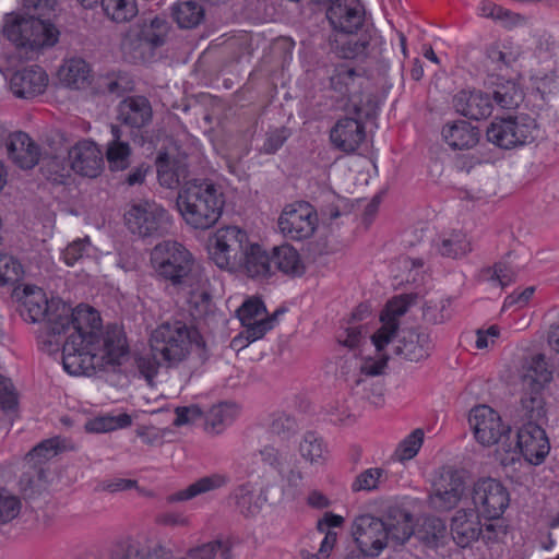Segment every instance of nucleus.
Masks as SVG:
<instances>
[{"instance_id":"f257e3e1","label":"nucleus","mask_w":559,"mask_h":559,"mask_svg":"<svg viewBox=\"0 0 559 559\" xmlns=\"http://www.w3.org/2000/svg\"><path fill=\"white\" fill-rule=\"evenodd\" d=\"M20 312L25 321L43 322L37 334L43 350L51 354L62 346L63 369L72 376H90L97 369L119 364L127 355L128 345L123 331L117 326L100 330L99 313L84 305L72 309L59 298L48 299L38 286L24 285Z\"/></svg>"},{"instance_id":"f03ea898","label":"nucleus","mask_w":559,"mask_h":559,"mask_svg":"<svg viewBox=\"0 0 559 559\" xmlns=\"http://www.w3.org/2000/svg\"><path fill=\"white\" fill-rule=\"evenodd\" d=\"M352 534L361 552L378 556L390 543L403 545L414 534L411 512L391 507L384 518L361 514L352 524Z\"/></svg>"},{"instance_id":"7ed1b4c3","label":"nucleus","mask_w":559,"mask_h":559,"mask_svg":"<svg viewBox=\"0 0 559 559\" xmlns=\"http://www.w3.org/2000/svg\"><path fill=\"white\" fill-rule=\"evenodd\" d=\"M24 7L35 15L9 13L4 16L3 35L17 48L40 50L55 46L59 40V31L49 20L50 12L57 7V0H24Z\"/></svg>"},{"instance_id":"20e7f679","label":"nucleus","mask_w":559,"mask_h":559,"mask_svg":"<svg viewBox=\"0 0 559 559\" xmlns=\"http://www.w3.org/2000/svg\"><path fill=\"white\" fill-rule=\"evenodd\" d=\"M151 264L162 278L191 296L205 297V281L192 253L180 242L164 240L151 251Z\"/></svg>"},{"instance_id":"39448f33","label":"nucleus","mask_w":559,"mask_h":559,"mask_svg":"<svg viewBox=\"0 0 559 559\" xmlns=\"http://www.w3.org/2000/svg\"><path fill=\"white\" fill-rule=\"evenodd\" d=\"M150 347L167 367L178 366L193 352L201 361L209 357L200 332L180 320L166 321L157 325L151 333Z\"/></svg>"},{"instance_id":"423d86ee","label":"nucleus","mask_w":559,"mask_h":559,"mask_svg":"<svg viewBox=\"0 0 559 559\" xmlns=\"http://www.w3.org/2000/svg\"><path fill=\"white\" fill-rule=\"evenodd\" d=\"M224 205L223 192L210 180L188 181L177 197L178 211L193 229L213 227L221 218Z\"/></svg>"},{"instance_id":"0eeeda50","label":"nucleus","mask_w":559,"mask_h":559,"mask_svg":"<svg viewBox=\"0 0 559 559\" xmlns=\"http://www.w3.org/2000/svg\"><path fill=\"white\" fill-rule=\"evenodd\" d=\"M550 450L545 430L536 423L527 421L519 429L515 441H503L501 463H514L523 456L528 463L539 465Z\"/></svg>"},{"instance_id":"6e6552de","label":"nucleus","mask_w":559,"mask_h":559,"mask_svg":"<svg viewBox=\"0 0 559 559\" xmlns=\"http://www.w3.org/2000/svg\"><path fill=\"white\" fill-rule=\"evenodd\" d=\"M329 88L341 98H346L344 110L349 115L369 116V98L360 92L361 78L348 63L338 62L325 66Z\"/></svg>"},{"instance_id":"1a4fd4ad","label":"nucleus","mask_w":559,"mask_h":559,"mask_svg":"<svg viewBox=\"0 0 559 559\" xmlns=\"http://www.w3.org/2000/svg\"><path fill=\"white\" fill-rule=\"evenodd\" d=\"M539 134L536 120L526 115L495 118L487 128V140L493 145L512 150L527 145Z\"/></svg>"},{"instance_id":"9d476101","label":"nucleus","mask_w":559,"mask_h":559,"mask_svg":"<svg viewBox=\"0 0 559 559\" xmlns=\"http://www.w3.org/2000/svg\"><path fill=\"white\" fill-rule=\"evenodd\" d=\"M248 245L245 230L237 226H226L209 237L207 252L219 269L234 271L242 263V253Z\"/></svg>"},{"instance_id":"9b49d317","label":"nucleus","mask_w":559,"mask_h":559,"mask_svg":"<svg viewBox=\"0 0 559 559\" xmlns=\"http://www.w3.org/2000/svg\"><path fill=\"white\" fill-rule=\"evenodd\" d=\"M124 222L127 228L140 237L162 236L173 226L168 211L147 200L131 204L124 213Z\"/></svg>"},{"instance_id":"f8f14e48","label":"nucleus","mask_w":559,"mask_h":559,"mask_svg":"<svg viewBox=\"0 0 559 559\" xmlns=\"http://www.w3.org/2000/svg\"><path fill=\"white\" fill-rule=\"evenodd\" d=\"M169 24L163 16L143 20L136 38L126 37L122 50L134 62L144 61L152 56L153 50L164 45L168 35Z\"/></svg>"},{"instance_id":"ddd939ff","label":"nucleus","mask_w":559,"mask_h":559,"mask_svg":"<svg viewBox=\"0 0 559 559\" xmlns=\"http://www.w3.org/2000/svg\"><path fill=\"white\" fill-rule=\"evenodd\" d=\"M218 552L225 559L229 557V548L221 540L192 548L182 557L174 556L171 550L159 544L133 542L126 547L123 559H214Z\"/></svg>"},{"instance_id":"4468645a","label":"nucleus","mask_w":559,"mask_h":559,"mask_svg":"<svg viewBox=\"0 0 559 559\" xmlns=\"http://www.w3.org/2000/svg\"><path fill=\"white\" fill-rule=\"evenodd\" d=\"M468 420L475 439L484 447L499 444L497 452L503 455L502 443L509 442L511 429L500 415L487 405H479L472 409Z\"/></svg>"},{"instance_id":"2eb2a0df","label":"nucleus","mask_w":559,"mask_h":559,"mask_svg":"<svg viewBox=\"0 0 559 559\" xmlns=\"http://www.w3.org/2000/svg\"><path fill=\"white\" fill-rule=\"evenodd\" d=\"M60 440L58 438L44 440L33 448L25 457V467L27 468L19 480L21 492L25 497H32L37 492L44 483L46 472L43 465L56 456L60 451Z\"/></svg>"},{"instance_id":"dca6fc26","label":"nucleus","mask_w":559,"mask_h":559,"mask_svg":"<svg viewBox=\"0 0 559 559\" xmlns=\"http://www.w3.org/2000/svg\"><path fill=\"white\" fill-rule=\"evenodd\" d=\"M284 309H277L271 317L266 316V308L262 300L250 298L237 310V316L245 328L238 337L233 340V345L243 337L248 343L262 338L276 323L277 316L284 313Z\"/></svg>"},{"instance_id":"f3484780","label":"nucleus","mask_w":559,"mask_h":559,"mask_svg":"<svg viewBox=\"0 0 559 559\" xmlns=\"http://www.w3.org/2000/svg\"><path fill=\"white\" fill-rule=\"evenodd\" d=\"M474 509L489 520H498L510 503L508 489L495 478H480L472 491Z\"/></svg>"},{"instance_id":"a211bd4d","label":"nucleus","mask_w":559,"mask_h":559,"mask_svg":"<svg viewBox=\"0 0 559 559\" xmlns=\"http://www.w3.org/2000/svg\"><path fill=\"white\" fill-rule=\"evenodd\" d=\"M318 227V214L308 202H298L285 206L278 217L281 234L292 240L310 238Z\"/></svg>"},{"instance_id":"6ab92c4d","label":"nucleus","mask_w":559,"mask_h":559,"mask_svg":"<svg viewBox=\"0 0 559 559\" xmlns=\"http://www.w3.org/2000/svg\"><path fill=\"white\" fill-rule=\"evenodd\" d=\"M464 491L462 475L453 468H443L433 481L428 502L436 510L449 511L457 506Z\"/></svg>"},{"instance_id":"aec40b11","label":"nucleus","mask_w":559,"mask_h":559,"mask_svg":"<svg viewBox=\"0 0 559 559\" xmlns=\"http://www.w3.org/2000/svg\"><path fill=\"white\" fill-rule=\"evenodd\" d=\"M263 464L274 469L288 487L298 488L304 479V474L297 466L295 455L283 444L265 445L260 450Z\"/></svg>"},{"instance_id":"412c9836","label":"nucleus","mask_w":559,"mask_h":559,"mask_svg":"<svg viewBox=\"0 0 559 559\" xmlns=\"http://www.w3.org/2000/svg\"><path fill=\"white\" fill-rule=\"evenodd\" d=\"M71 169L81 176L96 178L104 168V156L92 140L78 141L68 152Z\"/></svg>"},{"instance_id":"4be33fe9","label":"nucleus","mask_w":559,"mask_h":559,"mask_svg":"<svg viewBox=\"0 0 559 559\" xmlns=\"http://www.w3.org/2000/svg\"><path fill=\"white\" fill-rule=\"evenodd\" d=\"M450 533L459 547H469L483 533L480 514L475 509L456 510L450 522Z\"/></svg>"},{"instance_id":"5701e85b","label":"nucleus","mask_w":559,"mask_h":559,"mask_svg":"<svg viewBox=\"0 0 559 559\" xmlns=\"http://www.w3.org/2000/svg\"><path fill=\"white\" fill-rule=\"evenodd\" d=\"M326 15L336 33H355L364 24L365 10L359 0H337Z\"/></svg>"},{"instance_id":"b1692460","label":"nucleus","mask_w":559,"mask_h":559,"mask_svg":"<svg viewBox=\"0 0 559 559\" xmlns=\"http://www.w3.org/2000/svg\"><path fill=\"white\" fill-rule=\"evenodd\" d=\"M362 117L353 115L337 120L330 131L331 143L344 153H354L366 136Z\"/></svg>"},{"instance_id":"393cba45","label":"nucleus","mask_w":559,"mask_h":559,"mask_svg":"<svg viewBox=\"0 0 559 559\" xmlns=\"http://www.w3.org/2000/svg\"><path fill=\"white\" fill-rule=\"evenodd\" d=\"M407 309L408 301L405 297H395L388 302L380 317L382 325L371 336L373 346L378 349H382L391 342L399 329V319L406 313Z\"/></svg>"},{"instance_id":"a878e982","label":"nucleus","mask_w":559,"mask_h":559,"mask_svg":"<svg viewBox=\"0 0 559 559\" xmlns=\"http://www.w3.org/2000/svg\"><path fill=\"white\" fill-rule=\"evenodd\" d=\"M453 107L460 115L479 120L492 112V103L488 94L479 90H462L453 97Z\"/></svg>"},{"instance_id":"bb28decb","label":"nucleus","mask_w":559,"mask_h":559,"mask_svg":"<svg viewBox=\"0 0 559 559\" xmlns=\"http://www.w3.org/2000/svg\"><path fill=\"white\" fill-rule=\"evenodd\" d=\"M47 84L48 75L38 66L19 70L10 80V87L17 97H32L41 94Z\"/></svg>"},{"instance_id":"cd10ccee","label":"nucleus","mask_w":559,"mask_h":559,"mask_svg":"<svg viewBox=\"0 0 559 559\" xmlns=\"http://www.w3.org/2000/svg\"><path fill=\"white\" fill-rule=\"evenodd\" d=\"M432 348L430 334L425 331L408 330L396 341L395 354L411 361H419L429 356Z\"/></svg>"},{"instance_id":"c85d7f7f","label":"nucleus","mask_w":559,"mask_h":559,"mask_svg":"<svg viewBox=\"0 0 559 559\" xmlns=\"http://www.w3.org/2000/svg\"><path fill=\"white\" fill-rule=\"evenodd\" d=\"M8 153L13 163L23 169L33 168L39 160V148L24 132H14L9 136Z\"/></svg>"},{"instance_id":"c756f323","label":"nucleus","mask_w":559,"mask_h":559,"mask_svg":"<svg viewBox=\"0 0 559 559\" xmlns=\"http://www.w3.org/2000/svg\"><path fill=\"white\" fill-rule=\"evenodd\" d=\"M152 116V106L144 96L128 97L118 107V119L131 128L140 129L148 124Z\"/></svg>"},{"instance_id":"7c9ffc66","label":"nucleus","mask_w":559,"mask_h":559,"mask_svg":"<svg viewBox=\"0 0 559 559\" xmlns=\"http://www.w3.org/2000/svg\"><path fill=\"white\" fill-rule=\"evenodd\" d=\"M229 481L226 474L214 473L199 478L188 487L180 489L167 497V502L176 503L191 500L198 496L215 491L225 487Z\"/></svg>"},{"instance_id":"2f4dec72","label":"nucleus","mask_w":559,"mask_h":559,"mask_svg":"<svg viewBox=\"0 0 559 559\" xmlns=\"http://www.w3.org/2000/svg\"><path fill=\"white\" fill-rule=\"evenodd\" d=\"M272 266L288 276H301L306 264L298 250L292 245L284 243L273 248Z\"/></svg>"},{"instance_id":"473e14b6","label":"nucleus","mask_w":559,"mask_h":559,"mask_svg":"<svg viewBox=\"0 0 559 559\" xmlns=\"http://www.w3.org/2000/svg\"><path fill=\"white\" fill-rule=\"evenodd\" d=\"M157 177L163 187L177 188L188 177V166L183 159L171 158L167 153H159L156 159Z\"/></svg>"},{"instance_id":"72a5a7b5","label":"nucleus","mask_w":559,"mask_h":559,"mask_svg":"<svg viewBox=\"0 0 559 559\" xmlns=\"http://www.w3.org/2000/svg\"><path fill=\"white\" fill-rule=\"evenodd\" d=\"M478 130L469 122L459 120L442 129L444 141L454 150H468L478 142Z\"/></svg>"},{"instance_id":"f704fd0d","label":"nucleus","mask_w":559,"mask_h":559,"mask_svg":"<svg viewBox=\"0 0 559 559\" xmlns=\"http://www.w3.org/2000/svg\"><path fill=\"white\" fill-rule=\"evenodd\" d=\"M435 249L447 258H461L472 251V245L466 234L460 229L443 231L433 245Z\"/></svg>"},{"instance_id":"c9c22d12","label":"nucleus","mask_w":559,"mask_h":559,"mask_svg":"<svg viewBox=\"0 0 559 559\" xmlns=\"http://www.w3.org/2000/svg\"><path fill=\"white\" fill-rule=\"evenodd\" d=\"M90 64L81 58L67 60L59 70L60 81L70 88L83 90L91 83Z\"/></svg>"},{"instance_id":"e433bc0d","label":"nucleus","mask_w":559,"mask_h":559,"mask_svg":"<svg viewBox=\"0 0 559 559\" xmlns=\"http://www.w3.org/2000/svg\"><path fill=\"white\" fill-rule=\"evenodd\" d=\"M239 415V406L234 402H219L205 415V430L209 433H222Z\"/></svg>"},{"instance_id":"4c0bfd02","label":"nucleus","mask_w":559,"mask_h":559,"mask_svg":"<svg viewBox=\"0 0 559 559\" xmlns=\"http://www.w3.org/2000/svg\"><path fill=\"white\" fill-rule=\"evenodd\" d=\"M243 267L250 277H266L272 273V258L259 245H248L242 253Z\"/></svg>"},{"instance_id":"58836bf2","label":"nucleus","mask_w":559,"mask_h":559,"mask_svg":"<svg viewBox=\"0 0 559 559\" xmlns=\"http://www.w3.org/2000/svg\"><path fill=\"white\" fill-rule=\"evenodd\" d=\"M521 55V47L510 39L495 41L486 48V58L497 70L511 67Z\"/></svg>"},{"instance_id":"ea45409f","label":"nucleus","mask_w":559,"mask_h":559,"mask_svg":"<svg viewBox=\"0 0 559 559\" xmlns=\"http://www.w3.org/2000/svg\"><path fill=\"white\" fill-rule=\"evenodd\" d=\"M354 33H335L331 39L332 51L342 59H355L366 55L368 40L357 38Z\"/></svg>"},{"instance_id":"a19ab883","label":"nucleus","mask_w":559,"mask_h":559,"mask_svg":"<svg viewBox=\"0 0 559 559\" xmlns=\"http://www.w3.org/2000/svg\"><path fill=\"white\" fill-rule=\"evenodd\" d=\"M112 140L108 142L106 158L110 170H124L130 165L131 147L129 143L121 141L119 127L111 126Z\"/></svg>"},{"instance_id":"79ce46f5","label":"nucleus","mask_w":559,"mask_h":559,"mask_svg":"<svg viewBox=\"0 0 559 559\" xmlns=\"http://www.w3.org/2000/svg\"><path fill=\"white\" fill-rule=\"evenodd\" d=\"M552 379V371L548 367L543 354L533 356L525 366V371L522 378V386L544 389Z\"/></svg>"},{"instance_id":"37998d69","label":"nucleus","mask_w":559,"mask_h":559,"mask_svg":"<svg viewBox=\"0 0 559 559\" xmlns=\"http://www.w3.org/2000/svg\"><path fill=\"white\" fill-rule=\"evenodd\" d=\"M492 99L501 109H514L523 102L524 92L515 80H504L496 84Z\"/></svg>"},{"instance_id":"c03bdc74","label":"nucleus","mask_w":559,"mask_h":559,"mask_svg":"<svg viewBox=\"0 0 559 559\" xmlns=\"http://www.w3.org/2000/svg\"><path fill=\"white\" fill-rule=\"evenodd\" d=\"M389 480V472L382 467H369L361 471L353 480V492H371L380 490Z\"/></svg>"},{"instance_id":"a18cd8bd","label":"nucleus","mask_w":559,"mask_h":559,"mask_svg":"<svg viewBox=\"0 0 559 559\" xmlns=\"http://www.w3.org/2000/svg\"><path fill=\"white\" fill-rule=\"evenodd\" d=\"M173 17L179 27L193 28L204 19V9L193 0L178 1L173 7Z\"/></svg>"},{"instance_id":"49530a36","label":"nucleus","mask_w":559,"mask_h":559,"mask_svg":"<svg viewBox=\"0 0 559 559\" xmlns=\"http://www.w3.org/2000/svg\"><path fill=\"white\" fill-rule=\"evenodd\" d=\"M299 453L311 465H321L328 457V449L322 438L311 431L302 436L299 442Z\"/></svg>"},{"instance_id":"de8ad7c7","label":"nucleus","mask_w":559,"mask_h":559,"mask_svg":"<svg viewBox=\"0 0 559 559\" xmlns=\"http://www.w3.org/2000/svg\"><path fill=\"white\" fill-rule=\"evenodd\" d=\"M521 409L523 412V417L527 419V421L538 424V421L546 415L543 389H523V395L521 397Z\"/></svg>"},{"instance_id":"09e8293b","label":"nucleus","mask_w":559,"mask_h":559,"mask_svg":"<svg viewBox=\"0 0 559 559\" xmlns=\"http://www.w3.org/2000/svg\"><path fill=\"white\" fill-rule=\"evenodd\" d=\"M234 498L237 509L246 516H253L261 510L262 501L252 484L238 486L234 491Z\"/></svg>"},{"instance_id":"8fccbe9b","label":"nucleus","mask_w":559,"mask_h":559,"mask_svg":"<svg viewBox=\"0 0 559 559\" xmlns=\"http://www.w3.org/2000/svg\"><path fill=\"white\" fill-rule=\"evenodd\" d=\"M105 14L117 23L128 22L138 14L134 0H100Z\"/></svg>"},{"instance_id":"3c124183","label":"nucleus","mask_w":559,"mask_h":559,"mask_svg":"<svg viewBox=\"0 0 559 559\" xmlns=\"http://www.w3.org/2000/svg\"><path fill=\"white\" fill-rule=\"evenodd\" d=\"M516 270L506 261L496 263L492 267L484 271L486 280L501 288L510 285L515 281Z\"/></svg>"},{"instance_id":"603ef678","label":"nucleus","mask_w":559,"mask_h":559,"mask_svg":"<svg viewBox=\"0 0 559 559\" xmlns=\"http://www.w3.org/2000/svg\"><path fill=\"white\" fill-rule=\"evenodd\" d=\"M23 274V265L16 258L0 253V285L15 284Z\"/></svg>"},{"instance_id":"864d4df0","label":"nucleus","mask_w":559,"mask_h":559,"mask_svg":"<svg viewBox=\"0 0 559 559\" xmlns=\"http://www.w3.org/2000/svg\"><path fill=\"white\" fill-rule=\"evenodd\" d=\"M445 532L447 526L443 520L437 516H429L421 523L418 535L427 544H437L444 537Z\"/></svg>"},{"instance_id":"5fc2aeb1","label":"nucleus","mask_w":559,"mask_h":559,"mask_svg":"<svg viewBox=\"0 0 559 559\" xmlns=\"http://www.w3.org/2000/svg\"><path fill=\"white\" fill-rule=\"evenodd\" d=\"M21 500L7 489H0V524L15 519L21 511Z\"/></svg>"},{"instance_id":"6e6d98bb","label":"nucleus","mask_w":559,"mask_h":559,"mask_svg":"<svg viewBox=\"0 0 559 559\" xmlns=\"http://www.w3.org/2000/svg\"><path fill=\"white\" fill-rule=\"evenodd\" d=\"M424 441V432L420 429L414 430L399 445L395 455L399 461L413 459L419 451Z\"/></svg>"},{"instance_id":"4d7b16f0","label":"nucleus","mask_w":559,"mask_h":559,"mask_svg":"<svg viewBox=\"0 0 559 559\" xmlns=\"http://www.w3.org/2000/svg\"><path fill=\"white\" fill-rule=\"evenodd\" d=\"M478 11L481 16L501 21L508 26L521 20L520 15L513 14L509 10L498 7L490 1L480 2Z\"/></svg>"},{"instance_id":"13d9d810","label":"nucleus","mask_w":559,"mask_h":559,"mask_svg":"<svg viewBox=\"0 0 559 559\" xmlns=\"http://www.w3.org/2000/svg\"><path fill=\"white\" fill-rule=\"evenodd\" d=\"M91 251V242L88 237L73 240L63 250V260L67 265H74L79 260L88 255Z\"/></svg>"},{"instance_id":"bf43d9fd","label":"nucleus","mask_w":559,"mask_h":559,"mask_svg":"<svg viewBox=\"0 0 559 559\" xmlns=\"http://www.w3.org/2000/svg\"><path fill=\"white\" fill-rule=\"evenodd\" d=\"M136 368L139 372L145 378L147 382H152L158 372V369L164 362L159 356L151 354L140 355L135 359Z\"/></svg>"},{"instance_id":"052dcab7","label":"nucleus","mask_w":559,"mask_h":559,"mask_svg":"<svg viewBox=\"0 0 559 559\" xmlns=\"http://www.w3.org/2000/svg\"><path fill=\"white\" fill-rule=\"evenodd\" d=\"M290 136V131L285 128H277L274 130H270L266 133L264 143L261 147V152L265 154H274L276 153Z\"/></svg>"},{"instance_id":"680f3d73","label":"nucleus","mask_w":559,"mask_h":559,"mask_svg":"<svg viewBox=\"0 0 559 559\" xmlns=\"http://www.w3.org/2000/svg\"><path fill=\"white\" fill-rule=\"evenodd\" d=\"M374 348L377 352L376 357L366 358L359 364L360 372L366 376H379L386 367L389 356L383 352L385 347L378 349L374 346Z\"/></svg>"},{"instance_id":"e2e57ef3","label":"nucleus","mask_w":559,"mask_h":559,"mask_svg":"<svg viewBox=\"0 0 559 559\" xmlns=\"http://www.w3.org/2000/svg\"><path fill=\"white\" fill-rule=\"evenodd\" d=\"M202 411L197 405L180 406L175 409L174 426L181 427L188 424H192L202 417Z\"/></svg>"},{"instance_id":"0e129e2a","label":"nucleus","mask_w":559,"mask_h":559,"mask_svg":"<svg viewBox=\"0 0 559 559\" xmlns=\"http://www.w3.org/2000/svg\"><path fill=\"white\" fill-rule=\"evenodd\" d=\"M507 535V527L498 522H488L483 524L480 538L485 544H495L500 542Z\"/></svg>"},{"instance_id":"69168bd1","label":"nucleus","mask_w":559,"mask_h":559,"mask_svg":"<svg viewBox=\"0 0 559 559\" xmlns=\"http://www.w3.org/2000/svg\"><path fill=\"white\" fill-rule=\"evenodd\" d=\"M367 332L364 333L362 325H353L346 328V330L340 334L338 342L346 347L355 348L360 344V341L366 336Z\"/></svg>"},{"instance_id":"338daca9","label":"nucleus","mask_w":559,"mask_h":559,"mask_svg":"<svg viewBox=\"0 0 559 559\" xmlns=\"http://www.w3.org/2000/svg\"><path fill=\"white\" fill-rule=\"evenodd\" d=\"M336 539L337 534L335 532L329 531L322 539L319 551L317 554L311 555L309 552L302 551L301 555L305 559H326L330 556Z\"/></svg>"},{"instance_id":"774afa93","label":"nucleus","mask_w":559,"mask_h":559,"mask_svg":"<svg viewBox=\"0 0 559 559\" xmlns=\"http://www.w3.org/2000/svg\"><path fill=\"white\" fill-rule=\"evenodd\" d=\"M500 331L496 325L487 330H478L476 333L475 346L478 349H486L493 346L499 337Z\"/></svg>"}]
</instances>
